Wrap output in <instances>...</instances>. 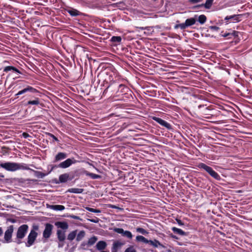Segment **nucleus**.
<instances>
[{
	"instance_id": "obj_13",
	"label": "nucleus",
	"mask_w": 252,
	"mask_h": 252,
	"mask_svg": "<svg viewBox=\"0 0 252 252\" xmlns=\"http://www.w3.org/2000/svg\"><path fill=\"white\" fill-rule=\"evenodd\" d=\"M114 232L122 234L124 237H126L129 239H131L133 235L131 232L128 230H124L122 228H115L114 229Z\"/></svg>"
},
{
	"instance_id": "obj_15",
	"label": "nucleus",
	"mask_w": 252,
	"mask_h": 252,
	"mask_svg": "<svg viewBox=\"0 0 252 252\" xmlns=\"http://www.w3.org/2000/svg\"><path fill=\"white\" fill-rule=\"evenodd\" d=\"M55 167V165H52V167H51V170L47 173H44L41 172L40 171H38L34 170H33V169H31L30 168L29 170H31L32 171H33L35 176H36L37 178H43L45 176L47 175L49 173H50L54 169Z\"/></svg>"
},
{
	"instance_id": "obj_28",
	"label": "nucleus",
	"mask_w": 252,
	"mask_h": 252,
	"mask_svg": "<svg viewBox=\"0 0 252 252\" xmlns=\"http://www.w3.org/2000/svg\"><path fill=\"white\" fill-rule=\"evenodd\" d=\"M50 208L56 211H63L65 209V207L62 205H53L50 206Z\"/></svg>"
},
{
	"instance_id": "obj_52",
	"label": "nucleus",
	"mask_w": 252,
	"mask_h": 252,
	"mask_svg": "<svg viewBox=\"0 0 252 252\" xmlns=\"http://www.w3.org/2000/svg\"><path fill=\"white\" fill-rule=\"evenodd\" d=\"M111 252H117V251L111 249Z\"/></svg>"
},
{
	"instance_id": "obj_44",
	"label": "nucleus",
	"mask_w": 252,
	"mask_h": 252,
	"mask_svg": "<svg viewBox=\"0 0 252 252\" xmlns=\"http://www.w3.org/2000/svg\"><path fill=\"white\" fill-rule=\"evenodd\" d=\"M209 29L213 31H218L220 29L219 27L216 26H211Z\"/></svg>"
},
{
	"instance_id": "obj_12",
	"label": "nucleus",
	"mask_w": 252,
	"mask_h": 252,
	"mask_svg": "<svg viewBox=\"0 0 252 252\" xmlns=\"http://www.w3.org/2000/svg\"><path fill=\"white\" fill-rule=\"evenodd\" d=\"M126 81H121L118 87V96L124 95L130 89L125 85Z\"/></svg>"
},
{
	"instance_id": "obj_54",
	"label": "nucleus",
	"mask_w": 252,
	"mask_h": 252,
	"mask_svg": "<svg viewBox=\"0 0 252 252\" xmlns=\"http://www.w3.org/2000/svg\"><path fill=\"white\" fill-rule=\"evenodd\" d=\"M202 106H204V105H199L198 106V108H201Z\"/></svg>"
},
{
	"instance_id": "obj_42",
	"label": "nucleus",
	"mask_w": 252,
	"mask_h": 252,
	"mask_svg": "<svg viewBox=\"0 0 252 252\" xmlns=\"http://www.w3.org/2000/svg\"><path fill=\"white\" fill-rule=\"evenodd\" d=\"M178 28H180L182 30H184L185 27L184 26V24L182 23V24H176V25H175L174 29H177Z\"/></svg>"
},
{
	"instance_id": "obj_40",
	"label": "nucleus",
	"mask_w": 252,
	"mask_h": 252,
	"mask_svg": "<svg viewBox=\"0 0 252 252\" xmlns=\"http://www.w3.org/2000/svg\"><path fill=\"white\" fill-rule=\"evenodd\" d=\"M124 252H136V251L133 246H130L126 249Z\"/></svg>"
},
{
	"instance_id": "obj_9",
	"label": "nucleus",
	"mask_w": 252,
	"mask_h": 252,
	"mask_svg": "<svg viewBox=\"0 0 252 252\" xmlns=\"http://www.w3.org/2000/svg\"><path fill=\"white\" fill-rule=\"evenodd\" d=\"M14 231V226L12 225H10L7 227V229L5 231L4 239L7 243H9L12 242V236Z\"/></svg>"
},
{
	"instance_id": "obj_6",
	"label": "nucleus",
	"mask_w": 252,
	"mask_h": 252,
	"mask_svg": "<svg viewBox=\"0 0 252 252\" xmlns=\"http://www.w3.org/2000/svg\"><path fill=\"white\" fill-rule=\"evenodd\" d=\"M28 228L29 226L27 224H23L18 228L15 241L18 244H20L22 243L21 240L25 237L28 232Z\"/></svg>"
},
{
	"instance_id": "obj_33",
	"label": "nucleus",
	"mask_w": 252,
	"mask_h": 252,
	"mask_svg": "<svg viewBox=\"0 0 252 252\" xmlns=\"http://www.w3.org/2000/svg\"><path fill=\"white\" fill-rule=\"evenodd\" d=\"M136 241L138 242H141L145 244H148L149 240L143 236L138 235L136 237Z\"/></svg>"
},
{
	"instance_id": "obj_31",
	"label": "nucleus",
	"mask_w": 252,
	"mask_h": 252,
	"mask_svg": "<svg viewBox=\"0 0 252 252\" xmlns=\"http://www.w3.org/2000/svg\"><path fill=\"white\" fill-rule=\"evenodd\" d=\"M133 94L132 91L130 89L129 91H127L124 95H123V98L124 99L126 98L128 100H131L133 99L132 94Z\"/></svg>"
},
{
	"instance_id": "obj_19",
	"label": "nucleus",
	"mask_w": 252,
	"mask_h": 252,
	"mask_svg": "<svg viewBox=\"0 0 252 252\" xmlns=\"http://www.w3.org/2000/svg\"><path fill=\"white\" fill-rule=\"evenodd\" d=\"M214 0H206L205 3L198 4L193 7L194 8L204 7L206 9H210L213 3Z\"/></svg>"
},
{
	"instance_id": "obj_55",
	"label": "nucleus",
	"mask_w": 252,
	"mask_h": 252,
	"mask_svg": "<svg viewBox=\"0 0 252 252\" xmlns=\"http://www.w3.org/2000/svg\"><path fill=\"white\" fill-rule=\"evenodd\" d=\"M140 28V29H141L142 30H144V29H145V28H143V27H142V28Z\"/></svg>"
},
{
	"instance_id": "obj_25",
	"label": "nucleus",
	"mask_w": 252,
	"mask_h": 252,
	"mask_svg": "<svg viewBox=\"0 0 252 252\" xmlns=\"http://www.w3.org/2000/svg\"><path fill=\"white\" fill-rule=\"evenodd\" d=\"M148 244H149L155 248H158V246L163 247V245L156 239H155L154 241L150 240Z\"/></svg>"
},
{
	"instance_id": "obj_4",
	"label": "nucleus",
	"mask_w": 252,
	"mask_h": 252,
	"mask_svg": "<svg viewBox=\"0 0 252 252\" xmlns=\"http://www.w3.org/2000/svg\"><path fill=\"white\" fill-rule=\"evenodd\" d=\"M0 167L10 172H14L19 170H29L30 168L23 163H19L13 162H6L0 163Z\"/></svg>"
},
{
	"instance_id": "obj_50",
	"label": "nucleus",
	"mask_w": 252,
	"mask_h": 252,
	"mask_svg": "<svg viewBox=\"0 0 252 252\" xmlns=\"http://www.w3.org/2000/svg\"><path fill=\"white\" fill-rule=\"evenodd\" d=\"M3 234V230L1 227H0V236Z\"/></svg>"
},
{
	"instance_id": "obj_29",
	"label": "nucleus",
	"mask_w": 252,
	"mask_h": 252,
	"mask_svg": "<svg viewBox=\"0 0 252 252\" xmlns=\"http://www.w3.org/2000/svg\"><path fill=\"white\" fill-rule=\"evenodd\" d=\"M98 238L95 236H93V237H91L89 239L88 242V245L89 246V247H91L93 245H94L97 241Z\"/></svg>"
},
{
	"instance_id": "obj_32",
	"label": "nucleus",
	"mask_w": 252,
	"mask_h": 252,
	"mask_svg": "<svg viewBox=\"0 0 252 252\" xmlns=\"http://www.w3.org/2000/svg\"><path fill=\"white\" fill-rule=\"evenodd\" d=\"M84 189H83L79 188H71L67 190L69 192L74 193H81L83 192Z\"/></svg>"
},
{
	"instance_id": "obj_21",
	"label": "nucleus",
	"mask_w": 252,
	"mask_h": 252,
	"mask_svg": "<svg viewBox=\"0 0 252 252\" xmlns=\"http://www.w3.org/2000/svg\"><path fill=\"white\" fill-rule=\"evenodd\" d=\"M31 98H33V100H30L28 101L26 104V105H37L40 104V99L38 97H35L33 95H32V97H30Z\"/></svg>"
},
{
	"instance_id": "obj_34",
	"label": "nucleus",
	"mask_w": 252,
	"mask_h": 252,
	"mask_svg": "<svg viewBox=\"0 0 252 252\" xmlns=\"http://www.w3.org/2000/svg\"><path fill=\"white\" fill-rule=\"evenodd\" d=\"M207 20V17L206 16L202 14L198 17V21L199 22V23L201 25L204 24Z\"/></svg>"
},
{
	"instance_id": "obj_46",
	"label": "nucleus",
	"mask_w": 252,
	"mask_h": 252,
	"mask_svg": "<svg viewBox=\"0 0 252 252\" xmlns=\"http://www.w3.org/2000/svg\"><path fill=\"white\" fill-rule=\"evenodd\" d=\"M202 0H189L190 3L194 4L202 1Z\"/></svg>"
},
{
	"instance_id": "obj_22",
	"label": "nucleus",
	"mask_w": 252,
	"mask_h": 252,
	"mask_svg": "<svg viewBox=\"0 0 252 252\" xmlns=\"http://www.w3.org/2000/svg\"><path fill=\"white\" fill-rule=\"evenodd\" d=\"M196 21V19L194 18H190L187 19L186 20L185 23H183L184 27H185V29H186L188 27L191 26L193 25L194 24H195Z\"/></svg>"
},
{
	"instance_id": "obj_38",
	"label": "nucleus",
	"mask_w": 252,
	"mask_h": 252,
	"mask_svg": "<svg viewBox=\"0 0 252 252\" xmlns=\"http://www.w3.org/2000/svg\"><path fill=\"white\" fill-rule=\"evenodd\" d=\"M85 209L88 211L94 213H100L101 212V211L99 209H94L89 207H86Z\"/></svg>"
},
{
	"instance_id": "obj_36",
	"label": "nucleus",
	"mask_w": 252,
	"mask_h": 252,
	"mask_svg": "<svg viewBox=\"0 0 252 252\" xmlns=\"http://www.w3.org/2000/svg\"><path fill=\"white\" fill-rule=\"evenodd\" d=\"M86 175L90 177L93 179H97L101 178V176L99 175L95 174L93 173L87 172Z\"/></svg>"
},
{
	"instance_id": "obj_10",
	"label": "nucleus",
	"mask_w": 252,
	"mask_h": 252,
	"mask_svg": "<svg viewBox=\"0 0 252 252\" xmlns=\"http://www.w3.org/2000/svg\"><path fill=\"white\" fill-rule=\"evenodd\" d=\"M53 225L50 223H47L45 225V229L43 232V237L46 239L50 237L52 234Z\"/></svg>"
},
{
	"instance_id": "obj_39",
	"label": "nucleus",
	"mask_w": 252,
	"mask_h": 252,
	"mask_svg": "<svg viewBox=\"0 0 252 252\" xmlns=\"http://www.w3.org/2000/svg\"><path fill=\"white\" fill-rule=\"evenodd\" d=\"M136 232L140 233L143 235H146L148 233V232L141 227H137L136 229Z\"/></svg>"
},
{
	"instance_id": "obj_24",
	"label": "nucleus",
	"mask_w": 252,
	"mask_h": 252,
	"mask_svg": "<svg viewBox=\"0 0 252 252\" xmlns=\"http://www.w3.org/2000/svg\"><path fill=\"white\" fill-rule=\"evenodd\" d=\"M9 71H12L13 72H15L21 74V72L19 71V70L13 66H7L3 68L4 72H7Z\"/></svg>"
},
{
	"instance_id": "obj_1",
	"label": "nucleus",
	"mask_w": 252,
	"mask_h": 252,
	"mask_svg": "<svg viewBox=\"0 0 252 252\" xmlns=\"http://www.w3.org/2000/svg\"><path fill=\"white\" fill-rule=\"evenodd\" d=\"M97 77L98 83L102 81V85L105 87L102 93L103 96H117L119 83L121 81H126L113 66L107 67L101 70Z\"/></svg>"
},
{
	"instance_id": "obj_35",
	"label": "nucleus",
	"mask_w": 252,
	"mask_h": 252,
	"mask_svg": "<svg viewBox=\"0 0 252 252\" xmlns=\"http://www.w3.org/2000/svg\"><path fill=\"white\" fill-rule=\"evenodd\" d=\"M76 230L73 231L68 234L67 239L70 241L73 240L76 236Z\"/></svg>"
},
{
	"instance_id": "obj_41",
	"label": "nucleus",
	"mask_w": 252,
	"mask_h": 252,
	"mask_svg": "<svg viewBox=\"0 0 252 252\" xmlns=\"http://www.w3.org/2000/svg\"><path fill=\"white\" fill-rule=\"evenodd\" d=\"M81 247L82 249L84 250H88V248L90 247L89 245H88V242H83L81 244Z\"/></svg>"
},
{
	"instance_id": "obj_49",
	"label": "nucleus",
	"mask_w": 252,
	"mask_h": 252,
	"mask_svg": "<svg viewBox=\"0 0 252 252\" xmlns=\"http://www.w3.org/2000/svg\"><path fill=\"white\" fill-rule=\"evenodd\" d=\"M170 237L171 238H173V239H179L178 237L177 236H176V235H174L173 234H170Z\"/></svg>"
},
{
	"instance_id": "obj_30",
	"label": "nucleus",
	"mask_w": 252,
	"mask_h": 252,
	"mask_svg": "<svg viewBox=\"0 0 252 252\" xmlns=\"http://www.w3.org/2000/svg\"><path fill=\"white\" fill-rule=\"evenodd\" d=\"M111 41L114 43V44L117 45L118 43H120L122 41V38L120 36H113L111 38Z\"/></svg>"
},
{
	"instance_id": "obj_18",
	"label": "nucleus",
	"mask_w": 252,
	"mask_h": 252,
	"mask_svg": "<svg viewBox=\"0 0 252 252\" xmlns=\"http://www.w3.org/2000/svg\"><path fill=\"white\" fill-rule=\"evenodd\" d=\"M67 154L63 152H59L55 157L53 162H57L66 158Z\"/></svg>"
},
{
	"instance_id": "obj_51",
	"label": "nucleus",
	"mask_w": 252,
	"mask_h": 252,
	"mask_svg": "<svg viewBox=\"0 0 252 252\" xmlns=\"http://www.w3.org/2000/svg\"><path fill=\"white\" fill-rule=\"evenodd\" d=\"M0 177H1V178H4V176L2 174L0 173Z\"/></svg>"
},
{
	"instance_id": "obj_48",
	"label": "nucleus",
	"mask_w": 252,
	"mask_h": 252,
	"mask_svg": "<svg viewBox=\"0 0 252 252\" xmlns=\"http://www.w3.org/2000/svg\"><path fill=\"white\" fill-rule=\"evenodd\" d=\"M22 135L23 137L25 138H27L30 136V135L27 132H23Z\"/></svg>"
},
{
	"instance_id": "obj_16",
	"label": "nucleus",
	"mask_w": 252,
	"mask_h": 252,
	"mask_svg": "<svg viewBox=\"0 0 252 252\" xmlns=\"http://www.w3.org/2000/svg\"><path fill=\"white\" fill-rule=\"evenodd\" d=\"M72 178L69 177L68 173H64L60 175L59 178V181L56 182L57 184L59 183H66L68 180H71Z\"/></svg>"
},
{
	"instance_id": "obj_53",
	"label": "nucleus",
	"mask_w": 252,
	"mask_h": 252,
	"mask_svg": "<svg viewBox=\"0 0 252 252\" xmlns=\"http://www.w3.org/2000/svg\"><path fill=\"white\" fill-rule=\"evenodd\" d=\"M100 252H109L108 251H100Z\"/></svg>"
},
{
	"instance_id": "obj_3",
	"label": "nucleus",
	"mask_w": 252,
	"mask_h": 252,
	"mask_svg": "<svg viewBox=\"0 0 252 252\" xmlns=\"http://www.w3.org/2000/svg\"><path fill=\"white\" fill-rule=\"evenodd\" d=\"M55 225L61 229H58L57 231V238L59 241V247H63L64 245L63 242L65 240V231L68 228V224L65 221H56Z\"/></svg>"
},
{
	"instance_id": "obj_26",
	"label": "nucleus",
	"mask_w": 252,
	"mask_h": 252,
	"mask_svg": "<svg viewBox=\"0 0 252 252\" xmlns=\"http://www.w3.org/2000/svg\"><path fill=\"white\" fill-rule=\"evenodd\" d=\"M67 12L71 16H77L81 14L79 11L73 8L68 10Z\"/></svg>"
},
{
	"instance_id": "obj_7",
	"label": "nucleus",
	"mask_w": 252,
	"mask_h": 252,
	"mask_svg": "<svg viewBox=\"0 0 252 252\" xmlns=\"http://www.w3.org/2000/svg\"><path fill=\"white\" fill-rule=\"evenodd\" d=\"M38 229L39 227L38 225H33L32 229L31 230V232L28 236V241L26 243L27 247H29L34 244L38 235L36 231L38 230Z\"/></svg>"
},
{
	"instance_id": "obj_27",
	"label": "nucleus",
	"mask_w": 252,
	"mask_h": 252,
	"mask_svg": "<svg viewBox=\"0 0 252 252\" xmlns=\"http://www.w3.org/2000/svg\"><path fill=\"white\" fill-rule=\"evenodd\" d=\"M123 245L124 244L120 241H115L113 244V246L111 249L118 251V250L120 249Z\"/></svg>"
},
{
	"instance_id": "obj_8",
	"label": "nucleus",
	"mask_w": 252,
	"mask_h": 252,
	"mask_svg": "<svg viewBox=\"0 0 252 252\" xmlns=\"http://www.w3.org/2000/svg\"><path fill=\"white\" fill-rule=\"evenodd\" d=\"M77 162V160L75 159L74 158H68L65 160L61 162L58 166L55 167L61 168H66L70 166L72 164H75Z\"/></svg>"
},
{
	"instance_id": "obj_11",
	"label": "nucleus",
	"mask_w": 252,
	"mask_h": 252,
	"mask_svg": "<svg viewBox=\"0 0 252 252\" xmlns=\"http://www.w3.org/2000/svg\"><path fill=\"white\" fill-rule=\"evenodd\" d=\"M242 16V14H234L226 16L224 20L225 21L226 24H228L230 22H239L241 20L240 18Z\"/></svg>"
},
{
	"instance_id": "obj_5",
	"label": "nucleus",
	"mask_w": 252,
	"mask_h": 252,
	"mask_svg": "<svg viewBox=\"0 0 252 252\" xmlns=\"http://www.w3.org/2000/svg\"><path fill=\"white\" fill-rule=\"evenodd\" d=\"M197 166L198 168L203 169L206 171L211 176H212L216 180L220 181L221 179L220 175L217 172L214 170L212 167L208 166L206 164L200 162L197 165Z\"/></svg>"
},
{
	"instance_id": "obj_47",
	"label": "nucleus",
	"mask_w": 252,
	"mask_h": 252,
	"mask_svg": "<svg viewBox=\"0 0 252 252\" xmlns=\"http://www.w3.org/2000/svg\"><path fill=\"white\" fill-rule=\"evenodd\" d=\"M176 220L177 221L178 224L180 226H183L184 225V222L180 219H176Z\"/></svg>"
},
{
	"instance_id": "obj_45",
	"label": "nucleus",
	"mask_w": 252,
	"mask_h": 252,
	"mask_svg": "<svg viewBox=\"0 0 252 252\" xmlns=\"http://www.w3.org/2000/svg\"><path fill=\"white\" fill-rule=\"evenodd\" d=\"M99 219L95 217V219H89V220L92 222H94V223H97L99 221Z\"/></svg>"
},
{
	"instance_id": "obj_23",
	"label": "nucleus",
	"mask_w": 252,
	"mask_h": 252,
	"mask_svg": "<svg viewBox=\"0 0 252 252\" xmlns=\"http://www.w3.org/2000/svg\"><path fill=\"white\" fill-rule=\"evenodd\" d=\"M171 230L174 233L177 234L181 236H187V233L182 230L181 229L178 228L176 227H172Z\"/></svg>"
},
{
	"instance_id": "obj_17",
	"label": "nucleus",
	"mask_w": 252,
	"mask_h": 252,
	"mask_svg": "<svg viewBox=\"0 0 252 252\" xmlns=\"http://www.w3.org/2000/svg\"><path fill=\"white\" fill-rule=\"evenodd\" d=\"M239 32L235 31H233L232 32H222L221 33V35L224 37L227 38V39L232 38L233 37H236L238 36Z\"/></svg>"
},
{
	"instance_id": "obj_2",
	"label": "nucleus",
	"mask_w": 252,
	"mask_h": 252,
	"mask_svg": "<svg viewBox=\"0 0 252 252\" xmlns=\"http://www.w3.org/2000/svg\"><path fill=\"white\" fill-rule=\"evenodd\" d=\"M16 90H20L15 96L18 97L19 95L25 94L23 97L27 96L29 97H32V94H35L38 93V91L32 87L26 85L23 81H18L17 85L14 88Z\"/></svg>"
},
{
	"instance_id": "obj_37",
	"label": "nucleus",
	"mask_w": 252,
	"mask_h": 252,
	"mask_svg": "<svg viewBox=\"0 0 252 252\" xmlns=\"http://www.w3.org/2000/svg\"><path fill=\"white\" fill-rule=\"evenodd\" d=\"M85 235V232L84 231H83V230L80 231L77 235L76 241H81L84 237Z\"/></svg>"
},
{
	"instance_id": "obj_43",
	"label": "nucleus",
	"mask_w": 252,
	"mask_h": 252,
	"mask_svg": "<svg viewBox=\"0 0 252 252\" xmlns=\"http://www.w3.org/2000/svg\"><path fill=\"white\" fill-rule=\"evenodd\" d=\"M47 134L51 137L53 138V139L56 141V142H59V139L57 137H56L54 134L51 133H48Z\"/></svg>"
},
{
	"instance_id": "obj_14",
	"label": "nucleus",
	"mask_w": 252,
	"mask_h": 252,
	"mask_svg": "<svg viewBox=\"0 0 252 252\" xmlns=\"http://www.w3.org/2000/svg\"><path fill=\"white\" fill-rule=\"evenodd\" d=\"M152 118L153 120L158 123L161 126L166 127L167 129H171L172 128V126L169 123L162 120L160 118L153 116Z\"/></svg>"
},
{
	"instance_id": "obj_20",
	"label": "nucleus",
	"mask_w": 252,
	"mask_h": 252,
	"mask_svg": "<svg viewBox=\"0 0 252 252\" xmlns=\"http://www.w3.org/2000/svg\"><path fill=\"white\" fill-rule=\"evenodd\" d=\"M107 244L104 241H98L95 246L96 249L99 251H104L107 247Z\"/></svg>"
}]
</instances>
